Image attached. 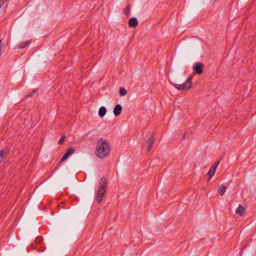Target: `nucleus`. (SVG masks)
<instances>
[{
  "mask_svg": "<svg viewBox=\"0 0 256 256\" xmlns=\"http://www.w3.org/2000/svg\"><path fill=\"white\" fill-rule=\"evenodd\" d=\"M110 150V144L108 141L100 138L97 141L95 154L99 158H104L109 154Z\"/></svg>",
  "mask_w": 256,
  "mask_h": 256,
  "instance_id": "obj_1",
  "label": "nucleus"
},
{
  "mask_svg": "<svg viewBox=\"0 0 256 256\" xmlns=\"http://www.w3.org/2000/svg\"><path fill=\"white\" fill-rule=\"evenodd\" d=\"M108 180L105 177L100 178L98 190L95 198L96 202L100 204L107 190Z\"/></svg>",
  "mask_w": 256,
  "mask_h": 256,
  "instance_id": "obj_2",
  "label": "nucleus"
},
{
  "mask_svg": "<svg viewBox=\"0 0 256 256\" xmlns=\"http://www.w3.org/2000/svg\"><path fill=\"white\" fill-rule=\"evenodd\" d=\"M192 76H190L186 81L182 84H176L171 82L172 84L178 90L182 91H186L189 90L192 86Z\"/></svg>",
  "mask_w": 256,
  "mask_h": 256,
  "instance_id": "obj_3",
  "label": "nucleus"
},
{
  "mask_svg": "<svg viewBox=\"0 0 256 256\" xmlns=\"http://www.w3.org/2000/svg\"><path fill=\"white\" fill-rule=\"evenodd\" d=\"M75 152V148L72 147L69 148L66 152L62 157L60 161L59 162L58 164L68 159V158L74 152Z\"/></svg>",
  "mask_w": 256,
  "mask_h": 256,
  "instance_id": "obj_4",
  "label": "nucleus"
},
{
  "mask_svg": "<svg viewBox=\"0 0 256 256\" xmlns=\"http://www.w3.org/2000/svg\"><path fill=\"white\" fill-rule=\"evenodd\" d=\"M204 68V64L200 62H196L193 66V69L198 74H200L202 73Z\"/></svg>",
  "mask_w": 256,
  "mask_h": 256,
  "instance_id": "obj_5",
  "label": "nucleus"
},
{
  "mask_svg": "<svg viewBox=\"0 0 256 256\" xmlns=\"http://www.w3.org/2000/svg\"><path fill=\"white\" fill-rule=\"evenodd\" d=\"M220 164V160L217 161L215 163H214L210 168L208 174L210 176L211 178L212 176H213L215 173L216 170L217 168L218 165Z\"/></svg>",
  "mask_w": 256,
  "mask_h": 256,
  "instance_id": "obj_6",
  "label": "nucleus"
},
{
  "mask_svg": "<svg viewBox=\"0 0 256 256\" xmlns=\"http://www.w3.org/2000/svg\"><path fill=\"white\" fill-rule=\"evenodd\" d=\"M9 153V149L7 148L0 150V164L5 158Z\"/></svg>",
  "mask_w": 256,
  "mask_h": 256,
  "instance_id": "obj_7",
  "label": "nucleus"
},
{
  "mask_svg": "<svg viewBox=\"0 0 256 256\" xmlns=\"http://www.w3.org/2000/svg\"><path fill=\"white\" fill-rule=\"evenodd\" d=\"M128 26L132 28H135L138 26V20L136 18H130L128 22Z\"/></svg>",
  "mask_w": 256,
  "mask_h": 256,
  "instance_id": "obj_8",
  "label": "nucleus"
},
{
  "mask_svg": "<svg viewBox=\"0 0 256 256\" xmlns=\"http://www.w3.org/2000/svg\"><path fill=\"white\" fill-rule=\"evenodd\" d=\"M154 134H153V136L148 139V140L146 141V148L148 151H150L151 150V148H152V144L154 142Z\"/></svg>",
  "mask_w": 256,
  "mask_h": 256,
  "instance_id": "obj_9",
  "label": "nucleus"
},
{
  "mask_svg": "<svg viewBox=\"0 0 256 256\" xmlns=\"http://www.w3.org/2000/svg\"><path fill=\"white\" fill-rule=\"evenodd\" d=\"M122 108V106L120 104H118L115 106L114 110V114L115 116H118L120 114Z\"/></svg>",
  "mask_w": 256,
  "mask_h": 256,
  "instance_id": "obj_10",
  "label": "nucleus"
},
{
  "mask_svg": "<svg viewBox=\"0 0 256 256\" xmlns=\"http://www.w3.org/2000/svg\"><path fill=\"white\" fill-rule=\"evenodd\" d=\"M226 191V186L224 184H221L218 187V192L220 195L223 196Z\"/></svg>",
  "mask_w": 256,
  "mask_h": 256,
  "instance_id": "obj_11",
  "label": "nucleus"
},
{
  "mask_svg": "<svg viewBox=\"0 0 256 256\" xmlns=\"http://www.w3.org/2000/svg\"><path fill=\"white\" fill-rule=\"evenodd\" d=\"M106 108L102 106H101L98 110V115L100 117H103L106 114Z\"/></svg>",
  "mask_w": 256,
  "mask_h": 256,
  "instance_id": "obj_12",
  "label": "nucleus"
},
{
  "mask_svg": "<svg viewBox=\"0 0 256 256\" xmlns=\"http://www.w3.org/2000/svg\"><path fill=\"white\" fill-rule=\"evenodd\" d=\"M30 42V40H27L25 42H21L18 44V47L20 48H24L26 46H28Z\"/></svg>",
  "mask_w": 256,
  "mask_h": 256,
  "instance_id": "obj_13",
  "label": "nucleus"
},
{
  "mask_svg": "<svg viewBox=\"0 0 256 256\" xmlns=\"http://www.w3.org/2000/svg\"><path fill=\"white\" fill-rule=\"evenodd\" d=\"M130 5H128L124 10V14L128 16L130 14Z\"/></svg>",
  "mask_w": 256,
  "mask_h": 256,
  "instance_id": "obj_14",
  "label": "nucleus"
},
{
  "mask_svg": "<svg viewBox=\"0 0 256 256\" xmlns=\"http://www.w3.org/2000/svg\"><path fill=\"white\" fill-rule=\"evenodd\" d=\"M127 94L126 90L124 88H120V96H124Z\"/></svg>",
  "mask_w": 256,
  "mask_h": 256,
  "instance_id": "obj_15",
  "label": "nucleus"
},
{
  "mask_svg": "<svg viewBox=\"0 0 256 256\" xmlns=\"http://www.w3.org/2000/svg\"><path fill=\"white\" fill-rule=\"evenodd\" d=\"M65 138H66V136L64 135L63 136H62V138H60V140L58 142L59 144H63L64 140Z\"/></svg>",
  "mask_w": 256,
  "mask_h": 256,
  "instance_id": "obj_16",
  "label": "nucleus"
},
{
  "mask_svg": "<svg viewBox=\"0 0 256 256\" xmlns=\"http://www.w3.org/2000/svg\"><path fill=\"white\" fill-rule=\"evenodd\" d=\"M246 207L242 206H241V215L246 212Z\"/></svg>",
  "mask_w": 256,
  "mask_h": 256,
  "instance_id": "obj_17",
  "label": "nucleus"
},
{
  "mask_svg": "<svg viewBox=\"0 0 256 256\" xmlns=\"http://www.w3.org/2000/svg\"><path fill=\"white\" fill-rule=\"evenodd\" d=\"M236 213L240 214V205H239L238 208H236Z\"/></svg>",
  "mask_w": 256,
  "mask_h": 256,
  "instance_id": "obj_18",
  "label": "nucleus"
},
{
  "mask_svg": "<svg viewBox=\"0 0 256 256\" xmlns=\"http://www.w3.org/2000/svg\"><path fill=\"white\" fill-rule=\"evenodd\" d=\"M8 0H0V4L3 5Z\"/></svg>",
  "mask_w": 256,
  "mask_h": 256,
  "instance_id": "obj_19",
  "label": "nucleus"
},
{
  "mask_svg": "<svg viewBox=\"0 0 256 256\" xmlns=\"http://www.w3.org/2000/svg\"><path fill=\"white\" fill-rule=\"evenodd\" d=\"M34 92H35V91L34 90L32 94H29L27 96L30 97V96H32L33 93H34Z\"/></svg>",
  "mask_w": 256,
  "mask_h": 256,
  "instance_id": "obj_20",
  "label": "nucleus"
},
{
  "mask_svg": "<svg viewBox=\"0 0 256 256\" xmlns=\"http://www.w3.org/2000/svg\"><path fill=\"white\" fill-rule=\"evenodd\" d=\"M185 137V134L184 135L183 138H184Z\"/></svg>",
  "mask_w": 256,
  "mask_h": 256,
  "instance_id": "obj_21",
  "label": "nucleus"
}]
</instances>
